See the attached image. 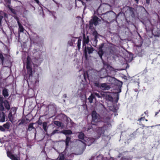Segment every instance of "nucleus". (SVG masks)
<instances>
[{
	"label": "nucleus",
	"instance_id": "obj_1",
	"mask_svg": "<svg viewBox=\"0 0 160 160\" xmlns=\"http://www.w3.org/2000/svg\"><path fill=\"white\" fill-rule=\"evenodd\" d=\"M91 124L92 125L97 126H101L100 124L103 125V122L101 120L99 114H97L95 111H93L92 113Z\"/></svg>",
	"mask_w": 160,
	"mask_h": 160
},
{
	"label": "nucleus",
	"instance_id": "obj_2",
	"mask_svg": "<svg viewBox=\"0 0 160 160\" xmlns=\"http://www.w3.org/2000/svg\"><path fill=\"white\" fill-rule=\"evenodd\" d=\"M33 62L35 63H33L34 67L35 65L37 66L40 65L43 60V56L40 52H36L33 54Z\"/></svg>",
	"mask_w": 160,
	"mask_h": 160
},
{
	"label": "nucleus",
	"instance_id": "obj_3",
	"mask_svg": "<svg viewBox=\"0 0 160 160\" xmlns=\"http://www.w3.org/2000/svg\"><path fill=\"white\" fill-rule=\"evenodd\" d=\"M32 62L31 61L30 58L29 56H28L27 58L26 61V69L27 70L28 74V76L26 77V79L28 80L30 77L32 76L33 71L32 68Z\"/></svg>",
	"mask_w": 160,
	"mask_h": 160
},
{
	"label": "nucleus",
	"instance_id": "obj_4",
	"mask_svg": "<svg viewBox=\"0 0 160 160\" xmlns=\"http://www.w3.org/2000/svg\"><path fill=\"white\" fill-rule=\"evenodd\" d=\"M101 126H97V132L99 138L101 136L104 134L105 131L106 130L107 127L106 125L103 123V125L100 124Z\"/></svg>",
	"mask_w": 160,
	"mask_h": 160
},
{
	"label": "nucleus",
	"instance_id": "obj_5",
	"mask_svg": "<svg viewBox=\"0 0 160 160\" xmlns=\"http://www.w3.org/2000/svg\"><path fill=\"white\" fill-rule=\"evenodd\" d=\"M84 47V57L86 59H87L88 58V53L89 54L92 53L94 50V49L91 46L90 47L85 46Z\"/></svg>",
	"mask_w": 160,
	"mask_h": 160
},
{
	"label": "nucleus",
	"instance_id": "obj_6",
	"mask_svg": "<svg viewBox=\"0 0 160 160\" xmlns=\"http://www.w3.org/2000/svg\"><path fill=\"white\" fill-rule=\"evenodd\" d=\"M99 21V19L97 17L94 16L93 19L89 21V29H92L93 24L95 26L98 25Z\"/></svg>",
	"mask_w": 160,
	"mask_h": 160
},
{
	"label": "nucleus",
	"instance_id": "obj_7",
	"mask_svg": "<svg viewBox=\"0 0 160 160\" xmlns=\"http://www.w3.org/2000/svg\"><path fill=\"white\" fill-rule=\"evenodd\" d=\"M144 130L143 128H139L131 134V136L132 137L135 138L136 136H138L142 134Z\"/></svg>",
	"mask_w": 160,
	"mask_h": 160
},
{
	"label": "nucleus",
	"instance_id": "obj_8",
	"mask_svg": "<svg viewBox=\"0 0 160 160\" xmlns=\"http://www.w3.org/2000/svg\"><path fill=\"white\" fill-rule=\"evenodd\" d=\"M93 86L98 88H99L101 83H100V79L99 78H96L92 81Z\"/></svg>",
	"mask_w": 160,
	"mask_h": 160
},
{
	"label": "nucleus",
	"instance_id": "obj_9",
	"mask_svg": "<svg viewBox=\"0 0 160 160\" xmlns=\"http://www.w3.org/2000/svg\"><path fill=\"white\" fill-rule=\"evenodd\" d=\"M99 74L100 78H104L107 77V73L106 69H102L99 72Z\"/></svg>",
	"mask_w": 160,
	"mask_h": 160
},
{
	"label": "nucleus",
	"instance_id": "obj_10",
	"mask_svg": "<svg viewBox=\"0 0 160 160\" xmlns=\"http://www.w3.org/2000/svg\"><path fill=\"white\" fill-rule=\"evenodd\" d=\"M89 41V39L88 36H87L86 38L85 34H83V39L82 42V47L84 48V47L86 46V44H87Z\"/></svg>",
	"mask_w": 160,
	"mask_h": 160
},
{
	"label": "nucleus",
	"instance_id": "obj_11",
	"mask_svg": "<svg viewBox=\"0 0 160 160\" xmlns=\"http://www.w3.org/2000/svg\"><path fill=\"white\" fill-rule=\"evenodd\" d=\"M99 88L104 90H108L110 88V87L105 83H101Z\"/></svg>",
	"mask_w": 160,
	"mask_h": 160
},
{
	"label": "nucleus",
	"instance_id": "obj_12",
	"mask_svg": "<svg viewBox=\"0 0 160 160\" xmlns=\"http://www.w3.org/2000/svg\"><path fill=\"white\" fill-rule=\"evenodd\" d=\"M107 82L108 83L114 84L115 82V78H114L107 76Z\"/></svg>",
	"mask_w": 160,
	"mask_h": 160
},
{
	"label": "nucleus",
	"instance_id": "obj_13",
	"mask_svg": "<svg viewBox=\"0 0 160 160\" xmlns=\"http://www.w3.org/2000/svg\"><path fill=\"white\" fill-rule=\"evenodd\" d=\"M7 155L12 160H18V158L12 154L11 152H7Z\"/></svg>",
	"mask_w": 160,
	"mask_h": 160
},
{
	"label": "nucleus",
	"instance_id": "obj_14",
	"mask_svg": "<svg viewBox=\"0 0 160 160\" xmlns=\"http://www.w3.org/2000/svg\"><path fill=\"white\" fill-rule=\"evenodd\" d=\"M4 100L3 101V97H0V111H4V108L3 105L4 103Z\"/></svg>",
	"mask_w": 160,
	"mask_h": 160
},
{
	"label": "nucleus",
	"instance_id": "obj_15",
	"mask_svg": "<svg viewBox=\"0 0 160 160\" xmlns=\"http://www.w3.org/2000/svg\"><path fill=\"white\" fill-rule=\"evenodd\" d=\"M153 35L155 37H159L160 36V31H148Z\"/></svg>",
	"mask_w": 160,
	"mask_h": 160
},
{
	"label": "nucleus",
	"instance_id": "obj_16",
	"mask_svg": "<svg viewBox=\"0 0 160 160\" xmlns=\"http://www.w3.org/2000/svg\"><path fill=\"white\" fill-rule=\"evenodd\" d=\"M4 106L5 108L8 110H9L10 109V104L9 102L7 100H4Z\"/></svg>",
	"mask_w": 160,
	"mask_h": 160
},
{
	"label": "nucleus",
	"instance_id": "obj_17",
	"mask_svg": "<svg viewBox=\"0 0 160 160\" xmlns=\"http://www.w3.org/2000/svg\"><path fill=\"white\" fill-rule=\"evenodd\" d=\"M53 123L56 126L58 127H61L62 128H63L64 126V125L63 123L59 121H54L53 122Z\"/></svg>",
	"mask_w": 160,
	"mask_h": 160
},
{
	"label": "nucleus",
	"instance_id": "obj_18",
	"mask_svg": "<svg viewBox=\"0 0 160 160\" xmlns=\"http://www.w3.org/2000/svg\"><path fill=\"white\" fill-rule=\"evenodd\" d=\"M2 114L0 113V121L3 122L5 121L6 115L3 111H1Z\"/></svg>",
	"mask_w": 160,
	"mask_h": 160
},
{
	"label": "nucleus",
	"instance_id": "obj_19",
	"mask_svg": "<svg viewBox=\"0 0 160 160\" xmlns=\"http://www.w3.org/2000/svg\"><path fill=\"white\" fill-rule=\"evenodd\" d=\"M61 133L66 135H71L72 133V131L70 129L65 130L62 131Z\"/></svg>",
	"mask_w": 160,
	"mask_h": 160
},
{
	"label": "nucleus",
	"instance_id": "obj_20",
	"mask_svg": "<svg viewBox=\"0 0 160 160\" xmlns=\"http://www.w3.org/2000/svg\"><path fill=\"white\" fill-rule=\"evenodd\" d=\"M105 98L106 100L108 101L112 102L113 101V98L110 94H106L105 96Z\"/></svg>",
	"mask_w": 160,
	"mask_h": 160
},
{
	"label": "nucleus",
	"instance_id": "obj_21",
	"mask_svg": "<svg viewBox=\"0 0 160 160\" xmlns=\"http://www.w3.org/2000/svg\"><path fill=\"white\" fill-rule=\"evenodd\" d=\"M71 137L66 136V138L65 141L66 148L68 147L69 142L71 141Z\"/></svg>",
	"mask_w": 160,
	"mask_h": 160
},
{
	"label": "nucleus",
	"instance_id": "obj_22",
	"mask_svg": "<svg viewBox=\"0 0 160 160\" xmlns=\"http://www.w3.org/2000/svg\"><path fill=\"white\" fill-rule=\"evenodd\" d=\"M8 118L9 121H10L12 122L13 121V115L11 111H10L9 112V113L8 114Z\"/></svg>",
	"mask_w": 160,
	"mask_h": 160
},
{
	"label": "nucleus",
	"instance_id": "obj_23",
	"mask_svg": "<svg viewBox=\"0 0 160 160\" xmlns=\"http://www.w3.org/2000/svg\"><path fill=\"white\" fill-rule=\"evenodd\" d=\"M2 95L5 97H6L8 96V90L6 88H4L2 91Z\"/></svg>",
	"mask_w": 160,
	"mask_h": 160
},
{
	"label": "nucleus",
	"instance_id": "obj_24",
	"mask_svg": "<svg viewBox=\"0 0 160 160\" xmlns=\"http://www.w3.org/2000/svg\"><path fill=\"white\" fill-rule=\"evenodd\" d=\"M98 54L99 56L100 57L101 59L102 60H103L102 57V55H103V54H104L103 51V50H98Z\"/></svg>",
	"mask_w": 160,
	"mask_h": 160
},
{
	"label": "nucleus",
	"instance_id": "obj_25",
	"mask_svg": "<svg viewBox=\"0 0 160 160\" xmlns=\"http://www.w3.org/2000/svg\"><path fill=\"white\" fill-rule=\"evenodd\" d=\"M11 123L9 122H7L3 125V127L5 129H9L10 127Z\"/></svg>",
	"mask_w": 160,
	"mask_h": 160
},
{
	"label": "nucleus",
	"instance_id": "obj_26",
	"mask_svg": "<svg viewBox=\"0 0 160 160\" xmlns=\"http://www.w3.org/2000/svg\"><path fill=\"white\" fill-rule=\"evenodd\" d=\"M78 137L80 139L83 140L85 137L84 134L82 132H79Z\"/></svg>",
	"mask_w": 160,
	"mask_h": 160
},
{
	"label": "nucleus",
	"instance_id": "obj_27",
	"mask_svg": "<svg viewBox=\"0 0 160 160\" xmlns=\"http://www.w3.org/2000/svg\"><path fill=\"white\" fill-rule=\"evenodd\" d=\"M94 99H95V97L92 93L88 98L89 102L90 103H92Z\"/></svg>",
	"mask_w": 160,
	"mask_h": 160
},
{
	"label": "nucleus",
	"instance_id": "obj_28",
	"mask_svg": "<svg viewBox=\"0 0 160 160\" xmlns=\"http://www.w3.org/2000/svg\"><path fill=\"white\" fill-rule=\"evenodd\" d=\"M35 123H31L29 124L28 126V128L27 129V131H31L32 129H35V128L33 126V124Z\"/></svg>",
	"mask_w": 160,
	"mask_h": 160
},
{
	"label": "nucleus",
	"instance_id": "obj_29",
	"mask_svg": "<svg viewBox=\"0 0 160 160\" xmlns=\"http://www.w3.org/2000/svg\"><path fill=\"white\" fill-rule=\"evenodd\" d=\"M14 18L17 21L18 23V24L19 27V30H23V28L22 25L20 24L18 21V19L17 17L16 16L14 17Z\"/></svg>",
	"mask_w": 160,
	"mask_h": 160
},
{
	"label": "nucleus",
	"instance_id": "obj_30",
	"mask_svg": "<svg viewBox=\"0 0 160 160\" xmlns=\"http://www.w3.org/2000/svg\"><path fill=\"white\" fill-rule=\"evenodd\" d=\"M88 146L92 144L95 141V139L93 138H89L88 139Z\"/></svg>",
	"mask_w": 160,
	"mask_h": 160
},
{
	"label": "nucleus",
	"instance_id": "obj_31",
	"mask_svg": "<svg viewBox=\"0 0 160 160\" xmlns=\"http://www.w3.org/2000/svg\"><path fill=\"white\" fill-rule=\"evenodd\" d=\"M43 128L45 132H47L48 127H47V123L46 122H44L42 124Z\"/></svg>",
	"mask_w": 160,
	"mask_h": 160
},
{
	"label": "nucleus",
	"instance_id": "obj_32",
	"mask_svg": "<svg viewBox=\"0 0 160 160\" xmlns=\"http://www.w3.org/2000/svg\"><path fill=\"white\" fill-rule=\"evenodd\" d=\"M75 38H73L71 40L69 41L68 43L70 46H72L73 45V43H75Z\"/></svg>",
	"mask_w": 160,
	"mask_h": 160
},
{
	"label": "nucleus",
	"instance_id": "obj_33",
	"mask_svg": "<svg viewBox=\"0 0 160 160\" xmlns=\"http://www.w3.org/2000/svg\"><path fill=\"white\" fill-rule=\"evenodd\" d=\"M146 132L148 136H150L152 134V130H151L150 129H147L146 130Z\"/></svg>",
	"mask_w": 160,
	"mask_h": 160
},
{
	"label": "nucleus",
	"instance_id": "obj_34",
	"mask_svg": "<svg viewBox=\"0 0 160 160\" xmlns=\"http://www.w3.org/2000/svg\"><path fill=\"white\" fill-rule=\"evenodd\" d=\"M93 95L95 97V99L96 100V97H97L98 98H100L101 97L100 95L98 93L94 92L92 93Z\"/></svg>",
	"mask_w": 160,
	"mask_h": 160
},
{
	"label": "nucleus",
	"instance_id": "obj_35",
	"mask_svg": "<svg viewBox=\"0 0 160 160\" xmlns=\"http://www.w3.org/2000/svg\"><path fill=\"white\" fill-rule=\"evenodd\" d=\"M43 123L42 120L40 119V117L39 118L38 120L36 122V123H37L39 125H42Z\"/></svg>",
	"mask_w": 160,
	"mask_h": 160
},
{
	"label": "nucleus",
	"instance_id": "obj_36",
	"mask_svg": "<svg viewBox=\"0 0 160 160\" xmlns=\"http://www.w3.org/2000/svg\"><path fill=\"white\" fill-rule=\"evenodd\" d=\"M81 41V39H78L77 42V47L78 50H79L80 48Z\"/></svg>",
	"mask_w": 160,
	"mask_h": 160
},
{
	"label": "nucleus",
	"instance_id": "obj_37",
	"mask_svg": "<svg viewBox=\"0 0 160 160\" xmlns=\"http://www.w3.org/2000/svg\"><path fill=\"white\" fill-rule=\"evenodd\" d=\"M145 42L146 43V44L148 45H150L151 43V42L149 38H146L145 40Z\"/></svg>",
	"mask_w": 160,
	"mask_h": 160
},
{
	"label": "nucleus",
	"instance_id": "obj_38",
	"mask_svg": "<svg viewBox=\"0 0 160 160\" xmlns=\"http://www.w3.org/2000/svg\"><path fill=\"white\" fill-rule=\"evenodd\" d=\"M99 35L98 33H97V34H96L94 37V42H95L96 43H97L98 42V40H97V39L98 38Z\"/></svg>",
	"mask_w": 160,
	"mask_h": 160
},
{
	"label": "nucleus",
	"instance_id": "obj_39",
	"mask_svg": "<svg viewBox=\"0 0 160 160\" xmlns=\"http://www.w3.org/2000/svg\"><path fill=\"white\" fill-rule=\"evenodd\" d=\"M143 114H142L141 115L142 117L139 119L138 120V121H139L140 122L141 121H144L145 119V118L144 116H143Z\"/></svg>",
	"mask_w": 160,
	"mask_h": 160
},
{
	"label": "nucleus",
	"instance_id": "obj_40",
	"mask_svg": "<svg viewBox=\"0 0 160 160\" xmlns=\"http://www.w3.org/2000/svg\"><path fill=\"white\" fill-rule=\"evenodd\" d=\"M104 47V43H102L101 44L99 45L98 50H102V48Z\"/></svg>",
	"mask_w": 160,
	"mask_h": 160
},
{
	"label": "nucleus",
	"instance_id": "obj_41",
	"mask_svg": "<svg viewBox=\"0 0 160 160\" xmlns=\"http://www.w3.org/2000/svg\"><path fill=\"white\" fill-rule=\"evenodd\" d=\"M58 160H64V157L63 155L59 156Z\"/></svg>",
	"mask_w": 160,
	"mask_h": 160
},
{
	"label": "nucleus",
	"instance_id": "obj_42",
	"mask_svg": "<svg viewBox=\"0 0 160 160\" xmlns=\"http://www.w3.org/2000/svg\"><path fill=\"white\" fill-rule=\"evenodd\" d=\"M16 111H17V108H16L12 107L11 108V111L12 112H14V114H15L16 112Z\"/></svg>",
	"mask_w": 160,
	"mask_h": 160
},
{
	"label": "nucleus",
	"instance_id": "obj_43",
	"mask_svg": "<svg viewBox=\"0 0 160 160\" xmlns=\"http://www.w3.org/2000/svg\"><path fill=\"white\" fill-rule=\"evenodd\" d=\"M110 118L109 117H107L105 118L104 119V121L105 122H109L110 120Z\"/></svg>",
	"mask_w": 160,
	"mask_h": 160
},
{
	"label": "nucleus",
	"instance_id": "obj_44",
	"mask_svg": "<svg viewBox=\"0 0 160 160\" xmlns=\"http://www.w3.org/2000/svg\"><path fill=\"white\" fill-rule=\"evenodd\" d=\"M0 131L2 132H5L6 131L5 129L2 126H0Z\"/></svg>",
	"mask_w": 160,
	"mask_h": 160
},
{
	"label": "nucleus",
	"instance_id": "obj_45",
	"mask_svg": "<svg viewBox=\"0 0 160 160\" xmlns=\"http://www.w3.org/2000/svg\"><path fill=\"white\" fill-rule=\"evenodd\" d=\"M119 94L118 93H117L116 95V99L115 100V102L116 103H117L118 102V101L119 99Z\"/></svg>",
	"mask_w": 160,
	"mask_h": 160
},
{
	"label": "nucleus",
	"instance_id": "obj_46",
	"mask_svg": "<svg viewBox=\"0 0 160 160\" xmlns=\"http://www.w3.org/2000/svg\"><path fill=\"white\" fill-rule=\"evenodd\" d=\"M0 59L3 62L4 60V58L2 53H0Z\"/></svg>",
	"mask_w": 160,
	"mask_h": 160
},
{
	"label": "nucleus",
	"instance_id": "obj_47",
	"mask_svg": "<svg viewBox=\"0 0 160 160\" xmlns=\"http://www.w3.org/2000/svg\"><path fill=\"white\" fill-rule=\"evenodd\" d=\"M58 130L57 129H56L53 131V132L52 133V135H54V134L58 133Z\"/></svg>",
	"mask_w": 160,
	"mask_h": 160
},
{
	"label": "nucleus",
	"instance_id": "obj_48",
	"mask_svg": "<svg viewBox=\"0 0 160 160\" xmlns=\"http://www.w3.org/2000/svg\"><path fill=\"white\" fill-rule=\"evenodd\" d=\"M160 113V109L158 110V111L156 112H155V117H157V116H158V114L159 113Z\"/></svg>",
	"mask_w": 160,
	"mask_h": 160
},
{
	"label": "nucleus",
	"instance_id": "obj_49",
	"mask_svg": "<svg viewBox=\"0 0 160 160\" xmlns=\"http://www.w3.org/2000/svg\"><path fill=\"white\" fill-rule=\"evenodd\" d=\"M11 11L13 13H15V12L14 9L10 8Z\"/></svg>",
	"mask_w": 160,
	"mask_h": 160
},
{
	"label": "nucleus",
	"instance_id": "obj_50",
	"mask_svg": "<svg viewBox=\"0 0 160 160\" xmlns=\"http://www.w3.org/2000/svg\"><path fill=\"white\" fill-rule=\"evenodd\" d=\"M122 160H130L128 158H122Z\"/></svg>",
	"mask_w": 160,
	"mask_h": 160
},
{
	"label": "nucleus",
	"instance_id": "obj_51",
	"mask_svg": "<svg viewBox=\"0 0 160 160\" xmlns=\"http://www.w3.org/2000/svg\"><path fill=\"white\" fill-rule=\"evenodd\" d=\"M24 31H18V34H19V37H20V34L21 32H24Z\"/></svg>",
	"mask_w": 160,
	"mask_h": 160
},
{
	"label": "nucleus",
	"instance_id": "obj_52",
	"mask_svg": "<svg viewBox=\"0 0 160 160\" xmlns=\"http://www.w3.org/2000/svg\"><path fill=\"white\" fill-rule=\"evenodd\" d=\"M92 128V126H89V128H88V130H89L91 129Z\"/></svg>",
	"mask_w": 160,
	"mask_h": 160
},
{
	"label": "nucleus",
	"instance_id": "obj_53",
	"mask_svg": "<svg viewBox=\"0 0 160 160\" xmlns=\"http://www.w3.org/2000/svg\"><path fill=\"white\" fill-rule=\"evenodd\" d=\"M24 122H25V120H23L21 121V122H20L19 124H21V123L23 124L24 123Z\"/></svg>",
	"mask_w": 160,
	"mask_h": 160
},
{
	"label": "nucleus",
	"instance_id": "obj_54",
	"mask_svg": "<svg viewBox=\"0 0 160 160\" xmlns=\"http://www.w3.org/2000/svg\"><path fill=\"white\" fill-rule=\"evenodd\" d=\"M144 113L146 115H148V112L147 111H145L144 112Z\"/></svg>",
	"mask_w": 160,
	"mask_h": 160
},
{
	"label": "nucleus",
	"instance_id": "obj_55",
	"mask_svg": "<svg viewBox=\"0 0 160 160\" xmlns=\"http://www.w3.org/2000/svg\"><path fill=\"white\" fill-rule=\"evenodd\" d=\"M146 0V2L148 3V4H149L150 2V0Z\"/></svg>",
	"mask_w": 160,
	"mask_h": 160
},
{
	"label": "nucleus",
	"instance_id": "obj_56",
	"mask_svg": "<svg viewBox=\"0 0 160 160\" xmlns=\"http://www.w3.org/2000/svg\"><path fill=\"white\" fill-rule=\"evenodd\" d=\"M121 92V90L120 88L119 89V91L117 93L119 94V93L120 92Z\"/></svg>",
	"mask_w": 160,
	"mask_h": 160
},
{
	"label": "nucleus",
	"instance_id": "obj_57",
	"mask_svg": "<svg viewBox=\"0 0 160 160\" xmlns=\"http://www.w3.org/2000/svg\"><path fill=\"white\" fill-rule=\"evenodd\" d=\"M63 97L65 98H66L67 97V94H65L63 95Z\"/></svg>",
	"mask_w": 160,
	"mask_h": 160
},
{
	"label": "nucleus",
	"instance_id": "obj_58",
	"mask_svg": "<svg viewBox=\"0 0 160 160\" xmlns=\"http://www.w3.org/2000/svg\"><path fill=\"white\" fill-rule=\"evenodd\" d=\"M37 3H38L39 2V1L38 0H34Z\"/></svg>",
	"mask_w": 160,
	"mask_h": 160
},
{
	"label": "nucleus",
	"instance_id": "obj_59",
	"mask_svg": "<svg viewBox=\"0 0 160 160\" xmlns=\"http://www.w3.org/2000/svg\"><path fill=\"white\" fill-rule=\"evenodd\" d=\"M135 1L137 3H138V0H135Z\"/></svg>",
	"mask_w": 160,
	"mask_h": 160
},
{
	"label": "nucleus",
	"instance_id": "obj_60",
	"mask_svg": "<svg viewBox=\"0 0 160 160\" xmlns=\"http://www.w3.org/2000/svg\"><path fill=\"white\" fill-rule=\"evenodd\" d=\"M120 83H121V84H120L119 85V86H121L122 85V82H120Z\"/></svg>",
	"mask_w": 160,
	"mask_h": 160
},
{
	"label": "nucleus",
	"instance_id": "obj_61",
	"mask_svg": "<svg viewBox=\"0 0 160 160\" xmlns=\"http://www.w3.org/2000/svg\"><path fill=\"white\" fill-rule=\"evenodd\" d=\"M138 33V35H139V36L141 37V36L140 35V34L138 33V32H137Z\"/></svg>",
	"mask_w": 160,
	"mask_h": 160
},
{
	"label": "nucleus",
	"instance_id": "obj_62",
	"mask_svg": "<svg viewBox=\"0 0 160 160\" xmlns=\"http://www.w3.org/2000/svg\"><path fill=\"white\" fill-rule=\"evenodd\" d=\"M145 121H148V119H145Z\"/></svg>",
	"mask_w": 160,
	"mask_h": 160
},
{
	"label": "nucleus",
	"instance_id": "obj_63",
	"mask_svg": "<svg viewBox=\"0 0 160 160\" xmlns=\"http://www.w3.org/2000/svg\"><path fill=\"white\" fill-rule=\"evenodd\" d=\"M28 75V76H29V75H28V74H26V75ZM27 76V77H28V76Z\"/></svg>",
	"mask_w": 160,
	"mask_h": 160
},
{
	"label": "nucleus",
	"instance_id": "obj_64",
	"mask_svg": "<svg viewBox=\"0 0 160 160\" xmlns=\"http://www.w3.org/2000/svg\"><path fill=\"white\" fill-rule=\"evenodd\" d=\"M95 32H96V30L94 31Z\"/></svg>",
	"mask_w": 160,
	"mask_h": 160
}]
</instances>
